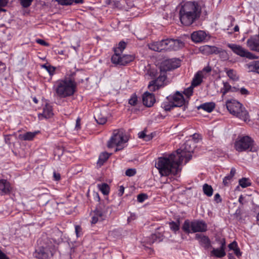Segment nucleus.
<instances>
[{
    "mask_svg": "<svg viewBox=\"0 0 259 259\" xmlns=\"http://www.w3.org/2000/svg\"><path fill=\"white\" fill-rule=\"evenodd\" d=\"M71 249L69 247L67 246L65 248L58 250L56 248V256L58 258L55 259H70L71 258Z\"/></svg>",
    "mask_w": 259,
    "mask_h": 259,
    "instance_id": "a211bd4d",
    "label": "nucleus"
},
{
    "mask_svg": "<svg viewBox=\"0 0 259 259\" xmlns=\"http://www.w3.org/2000/svg\"><path fill=\"white\" fill-rule=\"evenodd\" d=\"M201 13V7L195 2H187L181 8L180 19L182 24L190 26L198 20Z\"/></svg>",
    "mask_w": 259,
    "mask_h": 259,
    "instance_id": "f257e3e1",
    "label": "nucleus"
},
{
    "mask_svg": "<svg viewBox=\"0 0 259 259\" xmlns=\"http://www.w3.org/2000/svg\"><path fill=\"white\" fill-rule=\"evenodd\" d=\"M207 224L203 221L186 220L183 224L182 229L187 234L204 232L207 230Z\"/></svg>",
    "mask_w": 259,
    "mask_h": 259,
    "instance_id": "0eeeda50",
    "label": "nucleus"
},
{
    "mask_svg": "<svg viewBox=\"0 0 259 259\" xmlns=\"http://www.w3.org/2000/svg\"><path fill=\"white\" fill-rule=\"evenodd\" d=\"M248 67L251 71L259 73V61L251 62L249 64Z\"/></svg>",
    "mask_w": 259,
    "mask_h": 259,
    "instance_id": "e433bc0d",
    "label": "nucleus"
},
{
    "mask_svg": "<svg viewBox=\"0 0 259 259\" xmlns=\"http://www.w3.org/2000/svg\"><path fill=\"white\" fill-rule=\"evenodd\" d=\"M172 100L171 102L176 107H182L184 105L183 108L185 109V101L183 95L179 92H177L172 97H169Z\"/></svg>",
    "mask_w": 259,
    "mask_h": 259,
    "instance_id": "ddd939ff",
    "label": "nucleus"
},
{
    "mask_svg": "<svg viewBox=\"0 0 259 259\" xmlns=\"http://www.w3.org/2000/svg\"><path fill=\"white\" fill-rule=\"evenodd\" d=\"M6 69V65L3 63L0 64V76H4V72Z\"/></svg>",
    "mask_w": 259,
    "mask_h": 259,
    "instance_id": "4d7b16f0",
    "label": "nucleus"
},
{
    "mask_svg": "<svg viewBox=\"0 0 259 259\" xmlns=\"http://www.w3.org/2000/svg\"><path fill=\"white\" fill-rule=\"evenodd\" d=\"M143 104L148 107H152L155 102V98L154 94L146 92L142 97Z\"/></svg>",
    "mask_w": 259,
    "mask_h": 259,
    "instance_id": "dca6fc26",
    "label": "nucleus"
},
{
    "mask_svg": "<svg viewBox=\"0 0 259 259\" xmlns=\"http://www.w3.org/2000/svg\"><path fill=\"white\" fill-rule=\"evenodd\" d=\"M56 253L55 243L50 239H46L44 240L42 245L35 250L33 255L38 259H55L58 258Z\"/></svg>",
    "mask_w": 259,
    "mask_h": 259,
    "instance_id": "39448f33",
    "label": "nucleus"
},
{
    "mask_svg": "<svg viewBox=\"0 0 259 259\" xmlns=\"http://www.w3.org/2000/svg\"><path fill=\"white\" fill-rule=\"evenodd\" d=\"M239 185L242 188H246L251 185V182L247 178H243L239 181Z\"/></svg>",
    "mask_w": 259,
    "mask_h": 259,
    "instance_id": "a19ab883",
    "label": "nucleus"
},
{
    "mask_svg": "<svg viewBox=\"0 0 259 259\" xmlns=\"http://www.w3.org/2000/svg\"><path fill=\"white\" fill-rule=\"evenodd\" d=\"M232 178L229 175L226 176L223 179V183L224 185L225 186H227L229 184L230 181L232 179Z\"/></svg>",
    "mask_w": 259,
    "mask_h": 259,
    "instance_id": "5fc2aeb1",
    "label": "nucleus"
},
{
    "mask_svg": "<svg viewBox=\"0 0 259 259\" xmlns=\"http://www.w3.org/2000/svg\"><path fill=\"white\" fill-rule=\"evenodd\" d=\"M111 154H109L106 152L101 153L99 156L97 164L99 166L103 165L104 163L109 158Z\"/></svg>",
    "mask_w": 259,
    "mask_h": 259,
    "instance_id": "7c9ffc66",
    "label": "nucleus"
},
{
    "mask_svg": "<svg viewBox=\"0 0 259 259\" xmlns=\"http://www.w3.org/2000/svg\"><path fill=\"white\" fill-rule=\"evenodd\" d=\"M218 47L208 45L203 46L200 48V52L204 55H209L212 54H216L218 52Z\"/></svg>",
    "mask_w": 259,
    "mask_h": 259,
    "instance_id": "4be33fe9",
    "label": "nucleus"
},
{
    "mask_svg": "<svg viewBox=\"0 0 259 259\" xmlns=\"http://www.w3.org/2000/svg\"><path fill=\"white\" fill-rule=\"evenodd\" d=\"M195 239L198 240L200 245L205 249H207L211 246L210 240L207 236L202 234H196Z\"/></svg>",
    "mask_w": 259,
    "mask_h": 259,
    "instance_id": "f3484780",
    "label": "nucleus"
},
{
    "mask_svg": "<svg viewBox=\"0 0 259 259\" xmlns=\"http://www.w3.org/2000/svg\"><path fill=\"white\" fill-rule=\"evenodd\" d=\"M247 45L251 50L259 52V37L255 36L248 39Z\"/></svg>",
    "mask_w": 259,
    "mask_h": 259,
    "instance_id": "6ab92c4d",
    "label": "nucleus"
},
{
    "mask_svg": "<svg viewBox=\"0 0 259 259\" xmlns=\"http://www.w3.org/2000/svg\"><path fill=\"white\" fill-rule=\"evenodd\" d=\"M203 191L204 193L208 197L211 196L213 194V189L212 187L207 184L203 185Z\"/></svg>",
    "mask_w": 259,
    "mask_h": 259,
    "instance_id": "f704fd0d",
    "label": "nucleus"
},
{
    "mask_svg": "<svg viewBox=\"0 0 259 259\" xmlns=\"http://www.w3.org/2000/svg\"><path fill=\"white\" fill-rule=\"evenodd\" d=\"M239 92L242 95H247L249 94L248 91L244 88H241L239 90Z\"/></svg>",
    "mask_w": 259,
    "mask_h": 259,
    "instance_id": "13d9d810",
    "label": "nucleus"
},
{
    "mask_svg": "<svg viewBox=\"0 0 259 259\" xmlns=\"http://www.w3.org/2000/svg\"><path fill=\"white\" fill-rule=\"evenodd\" d=\"M195 143L192 140H187L183 145V148L181 149L184 152H193L195 147Z\"/></svg>",
    "mask_w": 259,
    "mask_h": 259,
    "instance_id": "5701e85b",
    "label": "nucleus"
},
{
    "mask_svg": "<svg viewBox=\"0 0 259 259\" xmlns=\"http://www.w3.org/2000/svg\"><path fill=\"white\" fill-rule=\"evenodd\" d=\"M41 67L45 68L51 76H52L55 73L56 68L51 65L45 64L41 65Z\"/></svg>",
    "mask_w": 259,
    "mask_h": 259,
    "instance_id": "79ce46f5",
    "label": "nucleus"
},
{
    "mask_svg": "<svg viewBox=\"0 0 259 259\" xmlns=\"http://www.w3.org/2000/svg\"><path fill=\"white\" fill-rule=\"evenodd\" d=\"M226 73L228 76L231 79L233 80H237L239 79V77L237 75L236 72L233 69H226Z\"/></svg>",
    "mask_w": 259,
    "mask_h": 259,
    "instance_id": "c9c22d12",
    "label": "nucleus"
},
{
    "mask_svg": "<svg viewBox=\"0 0 259 259\" xmlns=\"http://www.w3.org/2000/svg\"><path fill=\"white\" fill-rule=\"evenodd\" d=\"M134 57L132 55H123L121 56V65H125L130 62L133 61L134 59Z\"/></svg>",
    "mask_w": 259,
    "mask_h": 259,
    "instance_id": "473e14b6",
    "label": "nucleus"
},
{
    "mask_svg": "<svg viewBox=\"0 0 259 259\" xmlns=\"http://www.w3.org/2000/svg\"><path fill=\"white\" fill-rule=\"evenodd\" d=\"M235 148L238 152L257 151V147L254 145V141L249 136L241 137L236 141L235 143Z\"/></svg>",
    "mask_w": 259,
    "mask_h": 259,
    "instance_id": "1a4fd4ad",
    "label": "nucleus"
},
{
    "mask_svg": "<svg viewBox=\"0 0 259 259\" xmlns=\"http://www.w3.org/2000/svg\"><path fill=\"white\" fill-rule=\"evenodd\" d=\"M10 183L5 179L0 180V195H5L10 194L12 191Z\"/></svg>",
    "mask_w": 259,
    "mask_h": 259,
    "instance_id": "2eb2a0df",
    "label": "nucleus"
},
{
    "mask_svg": "<svg viewBox=\"0 0 259 259\" xmlns=\"http://www.w3.org/2000/svg\"><path fill=\"white\" fill-rule=\"evenodd\" d=\"M98 187L104 195H107L109 194L110 188L107 184L103 183L98 184Z\"/></svg>",
    "mask_w": 259,
    "mask_h": 259,
    "instance_id": "72a5a7b5",
    "label": "nucleus"
},
{
    "mask_svg": "<svg viewBox=\"0 0 259 259\" xmlns=\"http://www.w3.org/2000/svg\"><path fill=\"white\" fill-rule=\"evenodd\" d=\"M36 42L37 44L41 45L42 46H47V47L49 46V44L43 39H37L36 40Z\"/></svg>",
    "mask_w": 259,
    "mask_h": 259,
    "instance_id": "6e6d98bb",
    "label": "nucleus"
},
{
    "mask_svg": "<svg viewBox=\"0 0 259 259\" xmlns=\"http://www.w3.org/2000/svg\"><path fill=\"white\" fill-rule=\"evenodd\" d=\"M217 51L218 52L216 53L215 54H219V56L221 58H222L224 60H226L228 59L229 56L227 52L226 51L222 50V49H220L219 48H218Z\"/></svg>",
    "mask_w": 259,
    "mask_h": 259,
    "instance_id": "ea45409f",
    "label": "nucleus"
},
{
    "mask_svg": "<svg viewBox=\"0 0 259 259\" xmlns=\"http://www.w3.org/2000/svg\"><path fill=\"white\" fill-rule=\"evenodd\" d=\"M61 5H70L73 3L75 4H82L83 0H56Z\"/></svg>",
    "mask_w": 259,
    "mask_h": 259,
    "instance_id": "2f4dec72",
    "label": "nucleus"
},
{
    "mask_svg": "<svg viewBox=\"0 0 259 259\" xmlns=\"http://www.w3.org/2000/svg\"><path fill=\"white\" fill-rule=\"evenodd\" d=\"M155 165L161 176H168L170 175H177L181 170L179 166V162H177V158L175 153L158 158Z\"/></svg>",
    "mask_w": 259,
    "mask_h": 259,
    "instance_id": "f03ea898",
    "label": "nucleus"
},
{
    "mask_svg": "<svg viewBox=\"0 0 259 259\" xmlns=\"http://www.w3.org/2000/svg\"><path fill=\"white\" fill-rule=\"evenodd\" d=\"M184 42L179 39H166L160 41H156L148 45L149 48L153 51L161 52L162 51H177L182 48Z\"/></svg>",
    "mask_w": 259,
    "mask_h": 259,
    "instance_id": "20e7f679",
    "label": "nucleus"
},
{
    "mask_svg": "<svg viewBox=\"0 0 259 259\" xmlns=\"http://www.w3.org/2000/svg\"><path fill=\"white\" fill-rule=\"evenodd\" d=\"M169 227L170 229L175 232L178 231L180 229V222H171L169 223Z\"/></svg>",
    "mask_w": 259,
    "mask_h": 259,
    "instance_id": "37998d69",
    "label": "nucleus"
},
{
    "mask_svg": "<svg viewBox=\"0 0 259 259\" xmlns=\"http://www.w3.org/2000/svg\"><path fill=\"white\" fill-rule=\"evenodd\" d=\"M193 93V88L192 87H190L187 89H185L184 91V94L187 96L188 97H190L192 95Z\"/></svg>",
    "mask_w": 259,
    "mask_h": 259,
    "instance_id": "3c124183",
    "label": "nucleus"
},
{
    "mask_svg": "<svg viewBox=\"0 0 259 259\" xmlns=\"http://www.w3.org/2000/svg\"><path fill=\"white\" fill-rule=\"evenodd\" d=\"M33 0H21V4L24 8L30 6Z\"/></svg>",
    "mask_w": 259,
    "mask_h": 259,
    "instance_id": "09e8293b",
    "label": "nucleus"
},
{
    "mask_svg": "<svg viewBox=\"0 0 259 259\" xmlns=\"http://www.w3.org/2000/svg\"><path fill=\"white\" fill-rule=\"evenodd\" d=\"M202 81V72H198L193 79L192 82V87H196L200 84Z\"/></svg>",
    "mask_w": 259,
    "mask_h": 259,
    "instance_id": "cd10ccee",
    "label": "nucleus"
},
{
    "mask_svg": "<svg viewBox=\"0 0 259 259\" xmlns=\"http://www.w3.org/2000/svg\"><path fill=\"white\" fill-rule=\"evenodd\" d=\"M200 137L201 136L199 134L195 133L192 136V138L191 140H192L193 142L195 143L198 142V140L200 139Z\"/></svg>",
    "mask_w": 259,
    "mask_h": 259,
    "instance_id": "864d4df0",
    "label": "nucleus"
},
{
    "mask_svg": "<svg viewBox=\"0 0 259 259\" xmlns=\"http://www.w3.org/2000/svg\"><path fill=\"white\" fill-rule=\"evenodd\" d=\"M81 228L79 226H75V233L76 234L77 236H79V233L81 232Z\"/></svg>",
    "mask_w": 259,
    "mask_h": 259,
    "instance_id": "e2e57ef3",
    "label": "nucleus"
},
{
    "mask_svg": "<svg viewBox=\"0 0 259 259\" xmlns=\"http://www.w3.org/2000/svg\"><path fill=\"white\" fill-rule=\"evenodd\" d=\"M8 0H0V6L5 7L7 5Z\"/></svg>",
    "mask_w": 259,
    "mask_h": 259,
    "instance_id": "774afa93",
    "label": "nucleus"
},
{
    "mask_svg": "<svg viewBox=\"0 0 259 259\" xmlns=\"http://www.w3.org/2000/svg\"><path fill=\"white\" fill-rule=\"evenodd\" d=\"M37 132H27L23 134H20L18 138L24 141H31L33 140Z\"/></svg>",
    "mask_w": 259,
    "mask_h": 259,
    "instance_id": "393cba45",
    "label": "nucleus"
},
{
    "mask_svg": "<svg viewBox=\"0 0 259 259\" xmlns=\"http://www.w3.org/2000/svg\"><path fill=\"white\" fill-rule=\"evenodd\" d=\"M227 108L230 113L246 121L249 115L247 111L242 107V105L235 100H228L226 102Z\"/></svg>",
    "mask_w": 259,
    "mask_h": 259,
    "instance_id": "423d86ee",
    "label": "nucleus"
},
{
    "mask_svg": "<svg viewBox=\"0 0 259 259\" xmlns=\"http://www.w3.org/2000/svg\"><path fill=\"white\" fill-rule=\"evenodd\" d=\"M148 198L147 194L141 193L138 195L137 200L139 202H143Z\"/></svg>",
    "mask_w": 259,
    "mask_h": 259,
    "instance_id": "de8ad7c7",
    "label": "nucleus"
},
{
    "mask_svg": "<svg viewBox=\"0 0 259 259\" xmlns=\"http://www.w3.org/2000/svg\"><path fill=\"white\" fill-rule=\"evenodd\" d=\"M0 259H9V257L0 250Z\"/></svg>",
    "mask_w": 259,
    "mask_h": 259,
    "instance_id": "69168bd1",
    "label": "nucleus"
},
{
    "mask_svg": "<svg viewBox=\"0 0 259 259\" xmlns=\"http://www.w3.org/2000/svg\"><path fill=\"white\" fill-rule=\"evenodd\" d=\"M166 78L165 72H161L160 75L155 80H153L160 88L164 85V81Z\"/></svg>",
    "mask_w": 259,
    "mask_h": 259,
    "instance_id": "c85d7f7f",
    "label": "nucleus"
},
{
    "mask_svg": "<svg viewBox=\"0 0 259 259\" xmlns=\"http://www.w3.org/2000/svg\"><path fill=\"white\" fill-rule=\"evenodd\" d=\"M234 253L235 254V255H236L238 257H240L241 256L242 253H241V252L240 251V249L239 248V247H237V248H236V249L234 250Z\"/></svg>",
    "mask_w": 259,
    "mask_h": 259,
    "instance_id": "052dcab7",
    "label": "nucleus"
},
{
    "mask_svg": "<svg viewBox=\"0 0 259 259\" xmlns=\"http://www.w3.org/2000/svg\"><path fill=\"white\" fill-rule=\"evenodd\" d=\"M111 208L104 203H100L94 211V215L92 218L91 223L95 224L98 221L106 220L110 215Z\"/></svg>",
    "mask_w": 259,
    "mask_h": 259,
    "instance_id": "6e6552de",
    "label": "nucleus"
},
{
    "mask_svg": "<svg viewBox=\"0 0 259 259\" xmlns=\"http://www.w3.org/2000/svg\"><path fill=\"white\" fill-rule=\"evenodd\" d=\"M128 141L127 137L122 133L117 132L114 133L111 137L110 140L108 142L107 146L108 148H112L114 146H116L115 152L121 150L123 149L122 144L125 143Z\"/></svg>",
    "mask_w": 259,
    "mask_h": 259,
    "instance_id": "9d476101",
    "label": "nucleus"
},
{
    "mask_svg": "<svg viewBox=\"0 0 259 259\" xmlns=\"http://www.w3.org/2000/svg\"><path fill=\"white\" fill-rule=\"evenodd\" d=\"M227 46L234 53L242 57H245L249 59H253L256 58L253 54L239 45L229 44Z\"/></svg>",
    "mask_w": 259,
    "mask_h": 259,
    "instance_id": "9b49d317",
    "label": "nucleus"
},
{
    "mask_svg": "<svg viewBox=\"0 0 259 259\" xmlns=\"http://www.w3.org/2000/svg\"><path fill=\"white\" fill-rule=\"evenodd\" d=\"M245 197L243 196V195H241L239 198V202L242 204L243 205L246 202L244 201Z\"/></svg>",
    "mask_w": 259,
    "mask_h": 259,
    "instance_id": "0e129e2a",
    "label": "nucleus"
},
{
    "mask_svg": "<svg viewBox=\"0 0 259 259\" xmlns=\"http://www.w3.org/2000/svg\"><path fill=\"white\" fill-rule=\"evenodd\" d=\"M54 113L52 106L47 104L44 108L42 113L38 115V117L40 119H42V117L50 118L52 117Z\"/></svg>",
    "mask_w": 259,
    "mask_h": 259,
    "instance_id": "412c9836",
    "label": "nucleus"
},
{
    "mask_svg": "<svg viewBox=\"0 0 259 259\" xmlns=\"http://www.w3.org/2000/svg\"><path fill=\"white\" fill-rule=\"evenodd\" d=\"M215 108V104L213 102H207L201 104L197 108L202 109L207 112H211Z\"/></svg>",
    "mask_w": 259,
    "mask_h": 259,
    "instance_id": "b1692460",
    "label": "nucleus"
},
{
    "mask_svg": "<svg viewBox=\"0 0 259 259\" xmlns=\"http://www.w3.org/2000/svg\"><path fill=\"white\" fill-rule=\"evenodd\" d=\"M180 60L176 58L165 60L161 64L160 71L166 72L175 69L180 67Z\"/></svg>",
    "mask_w": 259,
    "mask_h": 259,
    "instance_id": "f8f14e48",
    "label": "nucleus"
},
{
    "mask_svg": "<svg viewBox=\"0 0 259 259\" xmlns=\"http://www.w3.org/2000/svg\"><path fill=\"white\" fill-rule=\"evenodd\" d=\"M138 102V98L136 94H133L129 99L128 103L132 106H135Z\"/></svg>",
    "mask_w": 259,
    "mask_h": 259,
    "instance_id": "a18cd8bd",
    "label": "nucleus"
},
{
    "mask_svg": "<svg viewBox=\"0 0 259 259\" xmlns=\"http://www.w3.org/2000/svg\"><path fill=\"white\" fill-rule=\"evenodd\" d=\"M76 85L73 78L65 77L56 81L53 89L56 96L62 98L72 96L75 92Z\"/></svg>",
    "mask_w": 259,
    "mask_h": 259,
    "instance_id": "7ed1b4c3",
    "label": "nucleus"
},
{
    "mask_svg": "<svg viewBox=\"0 0 259 259\" xmlns=\"http://www.w3.org/2000/svg\"><path fill=\"white\" fill-rule=\"evenodd\" d=\"M210 255L211 256H214L217 257H222L226 255V252L224 249L220 248L214 249L210 252Z\"/></svg>",
    "mask_w": 259,
    "mask_h": 259,
    "instance_id": "c756f323",
    "label": "nucleus"
},
{
    "mask_svg": "<svg viewBox=\"0 0 259 259\" xmlns=\"http://www.w3.org/2000/svg\"><path fill=\"white\" fill-rule=\"evenodd\" d=\"M161 107L165 111H170L171 108L175 107L176 106H174V104L171 101H166L164 102L162 104Z\"/></svg>",
    "mask_w": 259,
    "mask_h": 259,
    "instance_id": "58836bf2",
    "label": "nucleus"
},
{
    "mask_svg": "<svg viewBox=\"0 0 259 259\" xmlns=\"http://www.w3.org/2000/svg\"><path fill=\"white\" fill-rule=\"evenodd\" d=\"M148 88L151 92H154L160 88L153 80L149 82Z\"/></svg>",
    "mask_w": 259,
    "mask_h": 259,
    "instance_id": "c03bdc74",
    "label": "nucleus"
},
{
    "mask_svg": "<svg viewBox=\"0 0 259 259\" xmlns=\"http://www.w3.org/2000/svg\"><path fill=\"white\" fill-rule=\"evenodd\" d=\"M232 87L227 82H223V87L221 89V93H222L223 96H224L229 92H231Z\"/></svg>",
    "mask_w": 259,
    "mask_h": 259,
    "instance_id": "4c0bfd02",
    "label": "nucleus"
},
{
    "mask_svg": "<svg viewBox=\"0 0 259 259\" xmlns=\"http://www.w3.org/2000/svg\"><path fill=\"white\" fill-rule=\"evenodd\" d=\"M118 50H114V54L111 57V62L113 64L121 65V56Z\"/></svg>",
    "mask_w": 259,
    "mask_h": 259,
    "instance_id": "bb28decb",
    "label": "nucleus"
},
{
    "mask_svg": "<svg viewBox=\"0 0 259 259\" xmlns=\"http://www.w3.org/2000/svg\"><path fill=\"white\" fill-rule=\"evenodd\" d=\"M136 174V170L135 168L127 169L125 171V175L128 177L134 176Z\"/></svg>",
    "mask_w": 259,
    "mask_h": 259,
    "instance_id": "8fccbe9b",
    "label": "nucleus"
},
{
    "mask_svg": "<svg viewBox=\"0 0 259 259\" xmlns=\"http://www.w3.org/2000/svg\"><path fill=\"white\" fill-rule=\"evenodd\" d=\"M54 178L55 180L58 181L60 179V175L58 173H56L55 172H54Z\"/></svg>",
    "mask_w": 259,
    "mask_h": 259,
    "instance_id": "338daca9",
    "label": "nucleus"
},
{
    "mask_svg": "<svg viewBox=\"0 0 259 259\" xmlns=\"http://www.w3.org/2000/svg\"><path fill=\"white\" fill-rule=\"evenodd\" d=\"M214 200L217 203H220L222 202V199L219 193L215 194L214 196Z\"/></svg>",
    "mask_w": 259,
    "mask_h": 259,
    "instance_id": "bf43d9fd",
    "label": "nucleus"
},
{
    "mask_svg": "<svg viewBox=\"0 0 259 259\" xmlns=\"http://www.w3.org/2000/svg\"><path fill=\"white\" fill-rule=\"evenodd\" d=\"M228 247L230 249L234 250L236 248L238 247L237 243L236 241H233L231 243H230Z\"/></svg>",
    "mask_w": 259,
    "mask_h": 259,
    "instance_id": "603ef678",
    "label": "nucleus"
},
{
    "mask_svg": "<svg viewBox=\"0 0 259 259\" xmlns=\"http://www.w3.org/2000/svg\"><path fill=\"white\" fill-rule=\"evenodd\" d=\"M146 136V134L145 132V131H142L138 134V137L140 139H143L145 138V137Z\"/></svg>",
    "mask_w": 259,
    "mask_h": 259,
    "instance_id": "680f3d73",
    "label": "nucleus"
},
{
    "mask_svg": "<svg viewBox=\"0 0 259 259\" xmlns=\"http://www.w3.org/2000/svg\"><path fill=\"white\" fill-rule=\"evenodd\" d=\"M176 157H178L177 162H179V166L182 163L184 159H185V163H187L191 158V152H184L181 149H179L176 151Z\"/></svg>",
    "mask_w": 259,
    "mask_h": 259,
    "instance_id": "4468645a",
    "label": "nucleus"
},
{
    "mask_svg": "<svg viewBox=\"0 0 259 259\" xmlns=\"http://www.w3.org/2000/svg\"><path fill=\"white\" fill-rule=\"evenodd\" d=\"M206 37V33L203 31L194 32L191 34L192 40L195 42H200L203 41Z\"/></svg>",
    "mask_w": 259,
    "mask_h": 259,
    "instance_id": "aec40b11",
    "label": "nucleus"
},
{
    "mask_svg": "<svg viewBox=\"0 0 259 259\" xmlns=\"http://www.w3.org/2000/svg\"><path fill=\"white\" fill-rule=\"evenodd\" d=\"M94 118L97 122L100 124H103L107 121V118L105 116L102 115V114L99 111H97L94 115Z\"/></svg>",
    "mask_w": 259,
    "mask_h": 259,
    "instance_id": "a878e982",
    "label": "nucleus"
},
{
    "mask_svg": "<svg viewBox=\"0 0 259 259\" xmlns=\"http://www.w3.org/2000/svg\"><path fill=\"white\" fill-rule=\"evenodd\" d=\"M126 45V44L124 41H121L118 44V47L114 49V50H118V52L121 53L123 50L125 48Z\"/></svg>",
    "mask_w": 259,
    "mask_h": 259,
    "instance_id": "49530a36",
    "label": "nucleus"
}]
</instances>
